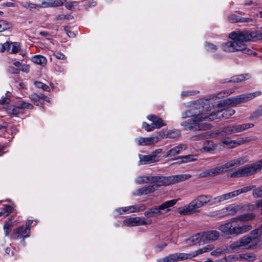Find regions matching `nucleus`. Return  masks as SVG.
I'll return each instance as SVG.
<instances>
[{"mask_svg": "<svg viewBox=\"0 0 262 262\" xmlns=\"http://www.w3.org/2000/svg\"><path fill=\"white\" fill-rule=\"evenodd\" d=\"M232 40L222 45L224 51L233 52L237 51H243L247 54H251L252 51L247 49L245 43L248 41H256L262 40V32H232L229 35Z\"/></svg>", "mask_w": 262, "mask_h": 262, "instance_id": "1", "label": "nucleus"}, {"mask_svg": "<svg viewBox=\"0 0 262 262\" xmlns=\"http://www.w3.org/2000/svg\"><path fill=\"white\" fill-rule=\"evenodd\" d=\"M212 196L210 195H200L188 205L178 209V212L182 215H189L199 212L197 209L211 203Z\"/></svg>", "mask_w": 262, "mask_h": 262, "instance_id": "2", "label": "nucleus"}, {"mask_svg": "<svg viewBox=\"0 0 262 262\" xmlns=\"http://www.w3.org/2000/svg\"><path fill=\"white\" fill-rule=\"evenodd\" d=\"M189 174L173 175L168 177L164 176H148V183H158V188L161 186H168L188 180L191 178Z\"/></svg>", "mask_w": 262, "mask_h": 262, "instance_id": "3", "label": "nucleus"}, {"mask_svg": "<svg viewBox=\"0 0 262 262\" xmlns=\"http://www.w3.org/2000/svg\"><path fill=\"white\" fill-rule=\"evenodd\" d=\"M261 94V92L260 91H256L248 94H243L235 97H232L219 101L217 105L219 107H223L226 105L236 106L239 104L246 102Z\"/></svg>", "mask_w": 262, "mask_h": 262, "instance_id": "4", "label": "nucleus"}, {"mask_svg": "<svg viewBox=\"0 0 262 262\" xmlns=\"http://www.w3.org/2000/svg\"><path fill=\"white\" fill-rule=\"evenodd\" d=\"M178 202L177 199H173L164 202L160 205L148 209L144 212L145 216L150 217H162L164 214L170 210V207L174 206Z\"/></svg>", "mask_w": 262, "mask_h": 262, "instance_id": "5", "label": "nucleus"}, {"mask_svg": "<svg viewBox=\"0 0 262 262\" xmlns=\"http://www.w3.org/2000/svg\"><path fill=\"white\" fill-rule=\"evenodd\" d=\"M202 118L203 116L198 115L193 118L182 122L181 124L186 130L196 131L210 128V124L203 123Z\"/></svg>", "mask_w": 262, "mask_h": 262, "instance_id": "6", "label": "nucleus"}, {"mask_svg": "<svg viewBox=\"0 0 262 262\" xmlns=\"http://www.w3.org/2000/svg\"><path fill=\"white\" fill-rule=\"evenodd\" d=\"M262 168V160L256 163L242 166L230 174L231 178L248 177L255 173Z\"/></svg>", "mask_w": 262, "mask_h": 262, "instance_id": "7", "label": "nucleus"}, {"mask_svg": "<svg viewBox=\"0 0 262 262\" xmlns=\"http://www.w3.org/2000/svg\"><path fill=\"white\" fill-rule=\"evenodd\" d=\"M255 243V241L253 238L244 236L231 243L229 246V250L236 252L241 249H253V246Z\"/></svg>", "mask_w": 262, "mask_h": 262, "instance_id": "8", "label": "nucleus"}, {"mask_svg": "<svg viewBox=\"0 0 262 262\" xmlns=\"http://www.w3.org/2000/svg\"><path fill=\"white\" fill-rule=\"evenodd\" d=\"M255 186H246L238 190H235L233 192L227 193L226 194H224L222 195L215 197L212 199V201L210 203V205H213L217 203H220L225 200H227L229 199L234 198L243 193L247 192L253 189V188Z\"/></svg>", "mask_w": 262, "mask_h": 262, "instance_id": "9", "label": "nucleus"}, {"mask_svg": "<svg viewBox=\"0 0 262 262\" xmlns=\"http://www.w3.org/2000/svg\"><path fill=\"white\" fill-rule=\"evenodd\" d=\"M254 126L252 123L238 124L233 126H227L221 128L216 134L224 136L242 132Z\"/></svg>", "mask_w": 262, "mask_h": 262, "instance_id": "10", "label": "nucleus"}, {"mask_svg": "<svg viewBox=\"0 0 262 262\" xmlns=\"http://www.w3.org/2000/svg\"><path fill=\"white\" fill-rule=\"evenodd\" d=\"M236 217L232 219V231L231 235H239L244 234L252 228V226L249 224L239 222Z\"/></svg>", "mask_w": 262, "mask_h": 262, "instance_id": "11", "label": "nucleus"}, {"mask_svg": "<svg viewBox=\"0 0 262 262\" xmlns=\"http://www.w3.org/2000/svg\"><path fill=\"white\" fill-rule=\"evenodd\" d=\"M235 113V111L231 108L223 109L217 112H211L209 117H204V119H208L211 121L215 119H228Z\"/></svg>", "mask_w": 262, "mask_h": 262, "instance_id": "12", "label": "nucleus"}, {"mask_svg": "<svg viewBox=\"0 0 262 262\" xmlns=\"http://www.w3.org/2000/svg\"><path fill=\"white\" fill-rule=\"evenodd\" d=\"M29 229L26 227L24 228L23 226H20L13 231L12 235L15 239L19 237L23 238V240L24 241V239L29 236Z\"/></svg>", "mask_w": 262, "mask_h": 262, "instance_id": "13", "label": "nucleus"}, {"mask_svg": "<svg viewBox=\"0 0 262 262\" xmlns=\"http://www.w3.org/2000/svg\"><path fill=\"white\" fill-rule=\"evenodd\" d=\"M124 224L127 226H136L139 225H145L147 222L143 217H134L126 219L124 221Z\"/></svg>", "mask_w": 262, "mask_h": 262, "instance_id": "14", "label": "nucleus"}, {"mask_svg": "<svg viewBox=\"0 0 262 262\" xmlns=\"http://www.w3.org/2000/svg\"><path fill=\"white\" fill-rule=\"evenodd\" d=\"M247 161L245 158L239 157L237 159L232 160L226 164L223 165L225 171L232 167H236L245 164Z\"/></svg>", "mask_w": 262, "mask_h": 262, "instance_id": "15", "label": "nucleus"}, {"mask_svg": "<svg viewBox=\"0 0 262 262\" xmlns=\"http://www.w3.org/2000/svg\"><path fill=\"white\" fill-rule=\"evenodd\" d=\"M214 248L213 245H208L202 248L199 249L196 251L190 252L189 253H186L187 259H191L199 255H200L203 253L211 251Z\"/></svg>", "mask_w": 262, "mask_h": 262, "instance_id": "16", "label": "nucleus"}, {"mask_svg": "<svg viewBox=\"0 0 262 262\" xmlns=\"http://www.w3.org/2000/svg\"><path fill=\"white\" fill-rule=\"evenodd\" d=\"M214 248L213 245H208L202 248L199 249L196 251L190 252L189 253H186L187 259H191L199 255H200L203 253L211 251Z\"/></svg>", "mask_w": 262, "mask_h": 262, "instance_id": "17", "label": "nucleus"}, {"mask_svg": "<svg viewBox=\"0 0 262 262\" xmlns=\"http://www.w3.org/2000/svg\"><path fill=\"white\" fill-rule=\"evenodd\" d=\"M228 215H234L237 213L245 211V206L242 205H231L225 208Z\"/></svg>", "mask_w": 262, "mask_h": 262, "instance_id": "18", "label": "nucleus"}, {"mask_svg": "<svg viewBox=\"0 0 262 262\" xmlns=\"http://www.w3.org/2000/svg\"><path fill=\"white\" fill-rule=\"evenodd\" d=\"M261 235L262 226H261V227L259 228H257L252 230L248 235H245L244 236L250 237L252 238H253L255 239L256 243L254 244L253 246V249H254L256 248L257 244L259 243L260 238Z\"/></svg>", "mask_w": 262, "mask_h": 262, "instance_id": "19", "label": "nucleus"}, {"mask_svg": "<svg viewBox=\"0 0 262 262\" xmlns=\"http://www.w3.org/2000/svg\"><path fill=\"white\" fill-rule=\"evenodd\" d=\"M158 189V185H152L148 186H145L137 189L134 193L135 195H141L143 194H147L151 193Z\"/></svg>", "mask_w": 262, "mask_h": 262, "instance_id": "20", "label": "nucleus"}, {"mask_svg": "<svg viewBox=\"0 0 262 262\" xmlns=\"http://www.w3.org/2000/svg\"><path fill=\"white\" fill-rule=\"evenodd\" d=\"M159 141L157 137L143 138L140 137L137 139L138 144L140 146L149 145L156 143Z\"/></svg>", "mask_w": 262, "mask_h": 262, "instance_id": "21", "label": "nucleus"}, {"mask_svg": "<svg viewBox=\"0 0 262 262\" xmlns=\"http://www.w3.org/2000/svg\"><path fill=\"white\" fill-rule=\"evenodd\" d=\"M220 236V233L216 230H210L204 232L202 237L208 242H213L217 240Z\"/></svg>", "mask_w": 262, "mask_h": 262, "instance_id": "22", "label": "nucleus"}, {"mask_svg": "<svg viewBox=\"0 0 262 262\" xmlns=\"http://www.w3.org/2000/svg\"><path fill=\"white\" fill-rule=\"evenodd\" d=\"M147 118L149 121H152V124L155 128H160L166 125V124L163 122L162 119L156 115H150L147 116Z\"/></svg>", "mask_w": 262, "mask_h": 262, "instance_id": "23", "label": "nucleus"}, {"mask_svg": "<svg viewBox=\"0 0 262 262\" xmlns=\"http://www.w3.org/2000/svg\"><path fill=\"white\" fill-rule=\"evenodd\" d=\"M187 148V146L185 144H180L178 146H175L173 148L168 150L165 157H172L179 154L181 152Z\"/></svg>", "mask_w": 262, "mask_h": 262, "instance_id": "24", "label": "nucleus"}, {"mask_svg": "<svg viewBox=\"0 0 262 262\" xmlns=\"http://www.w3.org/2000/svg\"><path fill=\"white\" fill-rule=\"evenodd\" d=\"M202 107V110L201 111H200L201 112V114H199V115H200V117L203 116L202 121H203V120L209 121L208 119H204V117H208L210 116V113L209 114V115H207V116L206 115V114H208V113L207 112L211 110V109L213 107V105L211 103H210L209 102V101H206V102H205L203 103Z\"/></svg>", "mask_w": 262, "mask_h": 262, "instance_id": "25", "label": "nucleus"}, {"mask_svg": "<svg viewBox=\"0 0 262 262\" xmlns=\"http://www.w3.org/2000/svg\"><path fill=\"white\" fill-rule=\"evenodd\" d=\"M218 229L224 233L231 235L232 219L230 222L220 225Z\"/></svg>", "mask_w": 262, "mask_h": 262, "instance_id": "26", "label": "nucleus"}, {"mask_svg": "<svg viewBox=\"0 0 262 262\" xmlns=\"http://www.w3.org/2000/svg\"><path fill=\"white\" fill-rule=\"evenodd\" d=\"M31 60L33 62L41 66L45 67L47 62L46 58L42 55H38L32 57Z\"/></svg>", "mask_w": 262, "mask_h": 262, "instance_id": "27", "label": "nucleus"}, {"mask_svg": "<svg viewBox=\"0 0 262 262\" xmlns=\"http://www.w3.org/2000/svg\"><path fill=\"white\" fill-rule=\"evenodd\" d=\"M135 206H129L124 207L118 208L116 209V211L119 214H122L124 213H130L136 212Z\"/></svg>", "mask_w": 262, "mask_h": 262, "instance_id": "28", "label": "nucleus"}, {"mask_svg": "<svg viewBox=\"0 0 262 262\" xmlns=\"http://www.w3.org/2000/svg\"><path fill=\"white\" fill-rule=\"evenodd\" d=\"M249 74H242L237 76H234L231 78L230 80H228L229 82H241L245 79H248L250 78Z\"/></svg>", "mask_w": 262, "mask_h": 262, "instance_id": "29", "label": "nucleus"}, {"mask_svg": "<svg viewBox=\"0 0 262 262\" xmlns=\"http://www.w3.org/2000/svg\"><path fill=\"white\" fill-rule=\"evenodd\" d=\"M172 262H177L184 259H187L186 253H180L170 254Z\"/></svg>", "mask_w": 262, "mask_h": 262, "instance_id": "30", "label": "nucleus"}, {"mask_svg": "<svg viewBox=\"0 0 262 262\" xmlns=\"http://www.w3.org/2000/svg\"><path fill=\"white\" fill-rule=\"evenodd\" d=\"M255 217V214L254 213H248L239 215L236 217L239 221L246 222L252 221Z\"/></svg>", "mask_w": 262, "mask_h": 262, "instance_id": "31", "label": "nucleus"}, {"mask_svg": "<svg viewBox=\"0 0 262 262\" xmlns=\"http://www.w3.org/2000/svg\"><path fill=\"white\" fill-rule=\"evenodd\" d=\"M239 259L249 261H253L256 259V255L252 253H246L239 254Z\"/></svg>", "mask_w": 262, "mask_h": 262, "instance_id": "32", "label": "nucleus"}, {"mask_svg": "<svg viewBox=\"0 0 262 262\" xmlns=\"http://www.w3.org/2000/svg\"><path fill=\"white\" fill-rule=\"evenodd\" d=\"M209 170V174L210 177H214L223 173L225 171V169L223 165L216 167Z\"/></svg>", "mask_w": 262, "mask_h": 262, "instance_id": "33", "label": "nucleus"}, {"mask_svg": "<svg viewBox=\"0 0 262 262\" xmlns=\"http://www.w3.org/2000/svg\"><path fill=\"white\" fill-rule=\"evenodd\" d=\"M158 161L159 160H154L151 155L147 156H140V162L142 164L154 163Z\"/></svg>", "mask_w": 262, "mask_h": 262, "instance_id": "34", "label": "nucleus"}, {"mask_svg": "<svg viewBox=\"0 0 262 262\" xmlns=\"http://www.w3.org/2000/svg\"><path fill=\"white\" fill-rule=\"evenodd\" d=\"M181 135L180 130L178 129L169 130L166 132L165 136L166 138H176L179 137Z\"/></svg>", "mask_w": 262, "mask_h": 262, "instance_id": "35", "label": "nucleus"}, {"mask_svg": "<svg viewBox=\"0 0 262 262\" xmlns=\"http://www.w3.org/2000/svg\"><path fill=\"white\" fill-rule=\"evenodd\" d=\"M186 243L190 245H195L197 244L200 245L201 239L200 235H196L191 237L190 238L187 239Z\"/></svg>", "mask_w": 262, "mask_h": 262, "instance_id": "36", "label": "nucleus"}, {"mask_svg": "<svg viewBox=\"0 0 262 262\" xmlns=\"http://www.w3.org/2000/svg\"><path fill=\"white\" fill-rule=\"evenodd\" d=\"M20 4L21 6H22L23 7H24L27 9H28L30 11L33 10V9H37L38 8H40V5H36V4H35L33 3H31L27 2H21V3H20Z\"/></svg>", "mask_w": 262, "mask_h": 262, "instance_id": "37", "label": "nucleus"}, {"mask_svg": "<svg viewBox=\"0 0 262 262\" xmlns=\"http://www.w3.org/2000/svg\"><path fill=\"white\" fill-rule=\"evenodd\" d=\"M215 147L212 141H206L203 144V149L205 151L210 152L213 150Z\"/></svg>", "mask_w": 262, "mask_h": 262, "instance_id": "38", "label": "nucleus"}, {"mask_svg": "<svg viewBox=\"0 0 262 262\" xmlns=\"http://www.w3.org/2000/svg\"><path fill=\"white\" fill-rule=\"evenodd\" d=\"M16 106H18V108L20 110V111L21 110L24 108L31 110L33 108V106L32 104L24 101L18 102Z\"/></svg>", "mask_w": 262, "mask_h": 262, "instance_id": "39", "label": "nucleus"}, {"mask_svg": "<svg viewBox=\"0 0 262 262\" xmlns=\"http://www.w3.org/2000/svg\"><path fill=\"white\" fill-rule=\"evenodd\" d=\"M12 27L11 24L4 20H0V32L10 28Z\"/></svg>", "mask_w": 262, "mask_h": 262, "instance_id": "40", "label": "nucleus"}, {"mask_svg": "<svg viewBox=\"0 0 262 262\" xmlns=\"http://www.w3.org/2000/svg\"><path fill=\"white\" fill-rule=\"evenodd\" d=\"M7 112L9 114H11L14 115H16L21 112L18 106L14 105H10L7 109Z\"/></svg>", "mask_w": 262, "mask_h": 262, "instance_id": "41", "label": "nucleus"}, {"mask_svg": "<svg viewBox=\"0 0 262 262\" xmlns=\"http://www.w3.org/2000/svg\"><path fill=\"white\" fill-rule=\"evenodd\" d=\"M12 209L13 208L11 206L4 205V207L0 211V217L5 214H6V215H8L12 212Z\"/></svg>", "mask_w": 262, "mask_h": 262, "instance_id": "42", "label": "nucleus"}, {"mask_svg": "<svg viewBox=\"0 0 262 262\" xmlns=\"http://www.w3.org/2000/svg\"><path fill=\"white\" fill-rule=\"evenodd\" d=\"M34 84L37 88L41 89L43 91L49 92L50 90L49 86L43 82L40 81H35L34 82Z\"/></svg>", "mask_w": 262, "mask_h": 262, "instance_id": "43", "label": "nucleus"}, {"mask_svg": "<svg viewBox=\"0 0 262 262\" xmlns=\"http://www.w3.org/2000/svg\"><path fill=\"white\" fill-rule=\"evenodd\" d=\"M182 159H183V161L185 163L194 161L196 160L197 159V155H189L184 156H182Z\"/></svg>", "mask_w": 262, "mask_h": 262, "instance_id": "44", "label": "nucleus"}, {"mask_svg": "<svg viewBox=\"0 0 262 262\" xmlns=\"http://www.w3.org/2000/svg\"><path fill=\"white\" fill-rule=\"evenodd\" d=\"M234 92L233 90H228L227 91H223L219 93L217 95L218 98H221L227 96Z\"/></svg>", "mask_w": 262, "mask_h": 262, "instance_id": "45", "label": "nucleus"}, {"mask_svg": "<svg viewBox=\"0 0 262 262\" xmlns=\"http://www.w3.org/2000/svg\"><path fill=\"white\" fill-rule=\"evenodd\" d=\"M10 46H11L10 53H12V54H15V53H17L20 49V45L17 42L11 43Z\"/></svg>", "mask_w": 262, "mask_h": 262, "instance_id": "46", "label": "nucleus"}, {"mask_svg": "<svg viewBox=\"0 0 262 262\" xmlns=\"http://www.w3.org/2000/svg\"><path fill=\"white\" fill-rule=\"evenodd\" d=\"M253 195L254 198L262 197V185L253 190Z\"/></svg>", "mask_w": 262, "mask_h": 262, "instance_id": "47", "label": "nucleus"}, {"mask_svg": "<svg viewBox=\"0 0 262 262\" xmlns=\"http://www.w3.org/2000/svg\"><path fill=\"white\" fill-rule=\"evenodd\" d=\"M49 3L51 7H57L63 5L61 0H49Z\"/></svg>", "mask_w": 262, "mask_h": 262, "instance_id": "48", "label": "nucleus"}, {"mask_svg": "<svg viewBox=\"0 0 262 262\" xmlns=\"http://www.w3.org/2000/svg\"><path fill=\"white\" fill-rule=\"evenodd\" d=\"M205 46L207 51H215L217 49V47L215 45L208 42H205Z\"/></svg>", "mask_w": 262, "mask_h": 262, "instance_id": "49", "label": "nucleus"}, {"mask_svg": "<svg viewBox=\"0 0 262 262\" xmlns=\"http://www.w3.org/2000/svg\"><path fill=\"white\" fill-rule=\"evenodd\" d=\"M148 176H140L136 179V182L138 184L148 183Z\"/></svg>", "mask_w": 262, "mask_h": 262, "instance_id": "50", "label": "nucleus"}, {"mask_svg": "<svg viewBox=\"0 0 262 262\" xmlns=\"http://www.w3.org/2000/svg\"><path fill=\"white\" fill-rule=\"evenodd\" d=\"M262 116V105L259 106L253 113L252 117L257 118Z\"/></svg>", "mask_w": 262, "mask_h": 262, "instance_id": "51", "label": "nucleus"}, {"mask_svg": "<svg viewBox=\"0 0 262 262\" xmlns=\"http://www.w3.org/2000/svg\"><path fill=\"white\" fill-rule=\"evenodd\" d=\"M229 21L231 23L239 22V17L235 14H231L228 17Z\"/></svg>", "mask_w": 262, "mask_h": 262, "instance_id": "52", "label": "nucleus"}, {"mask_svg": "<svg viewBox=\"0 0 262 262\" xmlns=\"http://www.w3.org/2000/svg\"><path fill=\"white\" fill-rule=\"evenodd\" d=\"M11 49V46L9 42L7 41L4 44L1 45L0 48V52L3 53L6 50H8Z\"/></svg>", "mask_w": 262, "mask_h": 262, "instance_id": "53", "label": "nucleus"}, {"mask_svg": "<svg viewBox=\"0 0 262 262\" xmlns=\"http://www.w3.org/2000/svg\"><path fill=\"white\" fill-rule=\"evenodd\" d=\"M12 228V226L11 224L6 223L4 225V230L5 233V235L7 236L9 233L10 231L11 230Z\"/></svg>", "mask_w": 262, "mask_h": 262, "instance_id": "54", "label": "nucleus"}, {"mask_svg": "<svg viewBox=\"0 0 262 262\" xmlns=\"http://www.w3.org/2000/svg\"><path fill=\"white\" fill-rule=\"evenodd\" d=\"M142 126L147 132H150L155 129L152 124H149L146 122H143Z\"/></svg>", "mask_w": 262, "mask_h": 262, "instance_id": "55", "label": "nucleus"}, {"mask_svg": "<svg viewBox=\"0 0 262 262\" xmlns=\"http://www.w3.org/2000/svg\"><path fill=\"white\" fill-rule=\"evenodd\" d=\"M207 134V133L204 132L202 134H200L198 135H195L191 137V139L192 141H197L199 140L203 139L205 136Z\"/></svg>", "mask_w": 262, "mask_h": 262, "instance_id": "56", "label": "nucleus"}, {"mask_svg": "<svg viewBox=\"0 0 262 262\" xmlns=\"http://www.w3.org/2000/svg\"><path fill=\"white\" fill-rule=\"evenodd\" d=\"M245 206V209H246V208H247V210H250V211H253L255 209L260 207L257 206V201L255 202V203L254 204H249L247 205L246 206ZM246 210V209H245V210Z\"/></svg>", "mask_w": 262, "mask_h": 262, "instance_id": "57", "label": "nucleus"}, {"mask_svg": "<svg viewBox=\"0 0 262 262\" xmlns=\"http://www.w3.org/2000/svg\"><path fill=\"white\" fill-rule=\"evenodd\" d=\"M167 246L166 243H162L161 244L157 245L155 247V251L156 252H160L164 248H165Z\"/></svg>", "mask_w": 262, "mask_h": 262, "instance_id": "58", "label": "nucleus"}, {"mask_svg": "<svg viewBox=\"0 0 262 262\" xmlns=\"http://www.w3.org/2000/svg\"><path fill=\"white\" fill-rule=\"evenodd\" d=\"M210 177L209 170H206L204 171H203L202 172H201L198 174V178H203L205 177Z\"/></svg>", "mask_w": 262, "mask_h": 262, "instance_id": "59", "label": "nucleus"}, {"mask_svg": "<svg viewBox=\"0 0 262 262\" xmlns=\"http://www.w3.org/2000/svg\"><path fill=\"white\" fill-rule=\"evenodd\" d=\"M42 95L43 94L38 95L34 94L31 95V98L35 101L36 105H39V103L37 102V100L38 101L39 98L42 99Z\"/></svg>", "mask_w": 262, "mask_h": 262, "instance_id": "60", "label": "nucleus"}, {"mask_svg": "<svg viewBox=\"0 0 262 262\" xmlns=\"http://www.w3.org/2000/svg\"><path fill=\"white\" fill-rule=\"evenodd\" d=\"M170 255L162 258L157 259L158 262H172L171 259L170 258Z\"/></svg>", "mask_w": 262, "mask_h": 262, "instance_id": "61", "label": "nucleus"}, {"mask_svg": "<svg viewBox=\"0 0 262 262\" xmlns=\"http://www.w3.org/2000/svg\"><path fill=\"white\" fill-rule=\"evenodd\" d=\"M162 151V149L161 148L157 149L151 153V156L152 157L154 160H158L156 158L157 155L161 153Z\"/></svg>", "mask_w": 262, "mask_h": 262, "instance_id": "62", "label": "nucleus"}, {"mask_svg": "<svg viewBox=\"0 0 262 262\" xmlns=\"http://www.w3.org/2000/svg\"><path fill=\"white\" fill-rule=\"evenodd\" d=\"M10 102V99L9 98L6 97L3 98V99L0 100V104L5 105L9 104Z\"/></svg>", "mask_w": 262, "mask_h": 262, "instance_id": "63", "label": "nucleus"}, {"mask_svg": "<svg viewBox=\"0 0 262 262\" xmlns=\"http://www.w3.org/2000/svg\"><path fill=\"white\" fill-rule=\"evenodd\" d=\"M222 252L223 251L221 249H217L212 251L211 252V255L215 256H218L221 255Z\"/></svg>", "mask_w": 262, "mask_h": 262, "instance_id": "64", "label": "nucleus"}]
</instances>
